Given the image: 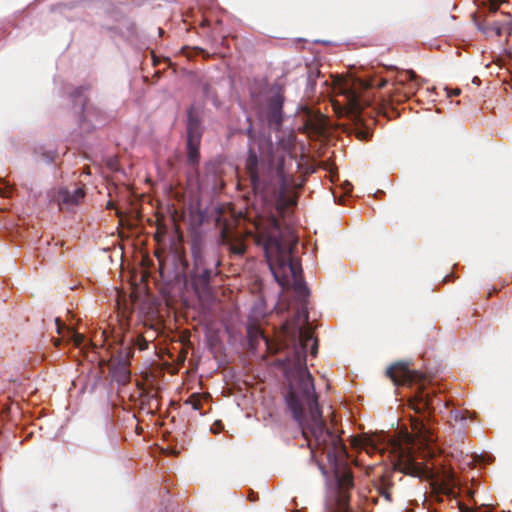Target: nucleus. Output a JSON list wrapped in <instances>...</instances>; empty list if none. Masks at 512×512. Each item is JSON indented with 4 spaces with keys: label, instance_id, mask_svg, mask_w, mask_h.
<instances>
[{
    "label": "nucleus",
    "instance_id": "ddd939ff",
    "mask_svg": "<svg viewBox=\"0 0 512 512\" xmlns=\"http://www.w3.org/2000/svg\"><path fill=\"white\" fill-rule=\"evenodd\" d=\"M221 239L223 244L228 246L229 251L237 256H242L246 251L245 243L242 239H234L227 228L221 230Z\"/></svg>",
    "mask_w": 512,
    "mask_h": 512
},
{
    "label": "nucleus",
    "instance_id": "f8f14e48",
    "mask_svg": "<svg viewBox=\"0 0 512 512\" xmlns=\"http://www.w3.org/2000/svg\"><path fill=\"white\" fill-rule=\"evenodd\" d=\"M408 96L405 93L402 85L397 82V77L395 81L391 84V88L387 91L385 95L382 96L383 106H391L393 104H400L408 100Z\"/></svg>",
    "mask_w": 512,
    "mask_h": 512
},
{
    "label": "nucleus",
    "instance_id": "dca6fc26",
    "mask_svg": "<svg viewBox=\"0 0 512 512\" xmlns=\"http://www.w3.org/2000/svg\"><path fill=\"white\" fill-rule=\"evenodd\" d=\"M133 354V347L130 344L124 345L122 343L117 353L111 356L109 363L130 365Z\"/></svg>",
    "mask_w": 512,
    "mask_h": 512
},
{
    "label": "nucleus",
    "instance_id": "2f4dec72",
    "mask_svg": "<svg viewBox=\"0 0 512 512\" xmlns=\"http://www.w3.org/2000/svg\"><path fill=\"white\" fill-rule=\"evenodd\" d=\"M153 65H155V66L157 65V61H156L155 56H153Z\"/></svg>",
    "mask_w": 512,
    "mask_h": 512
},
{
    "label": "nucleus",
    "instance_id": "7ed1b4c3",
    "mask_svg": "<svg viewBox=\"0 0 512 512\" xmlns=\"http://www.w3.org/2000/svg\"><path fill=\"white\" fill-rule=\"evenodd\" d=\"M255 242L264 249L265 257L278 284L286 289L292 282L301 302H305L309 291L302 278L300 261L292 256L298 240L288 230L281 228L274 216L256 224Z\"/></svg>",
    "mask_w": 512,
    "mask_h": 512
},
{
    "label": "nucleus",
    "instance_id": "f03ea898",
    "mask_svg": "<svg viewBox=\"0 0 512 512\" xmlns=\"http://www.w3.org/2000/svg\"><path fill=\"white\" fill-rule=\"evenodd\" d=\"M248 138V151L245 172L255 194L274 200L279 210L296 204L291 194V183L285 171V158L273 157V143L264 133L256 132L250 123L245 130Z\"/></svg>",
    "mask_w": 512,
    "mask_h": 512
},
{
    "label": "nucleus",
    "instance_id": "4468645a",
    "mask_svg": "<svg viewBox=\"0 0 512 512\" xmlns=\"http://www.w3.org/2000/svg\"><path fill=\"white\" fill-rule=\"evenodd\" d=\"M487 31H492L496 36L510 35L512 31V16L510 14L504 15L503 21H493L487 24Z\"/></svg>",
    "mask_w": 512,
    "mask_h": 512
},
{
    "label": "nucleus",
    "instance_id": "423d86ee",
    "mask_svg": "<svg viewBox=\"0 0 512 512\" xmlns=\"http://www.w3.org/2000/svg\"><path fill=\"white\" fill-rule=\"evenodd\" d=\"M386 376L396 386L422 383L426 376L422 372L409 368V363L399 361L390 365L386 370Z\"/></svg>",
    "mask_w": 512,
    "mask_h": 512
},
{
    "label": "nucleus",
    "instance_id": "cd10ccee",
    "mask_svg": "<svg viewBox=\"0 0 512 512\" xmlns=\"http://www.w3.org/2000/svg\"><path fill=\"white\" fill-rule=\"evenodd\" d=\"M55 323L57 326V332L60 334L62 329L65 328V324L60 320V318H56Z\"/></svg>",
    "mask_w": 512,
    "mask_h": 512
},
{
    "label": "nucleus",
    "instance_id": "1a4fd4ad",
    "mask_svg": "<svg viewBox=\"0 0 512 512\" xmlns=\"http://www.w3.org/2000/svg\"><path fill=\"white\" fill-rule=\"evenodd\" d=\"M283 104V95L276 93L268 98L262 109L261 117L267 122L268 126L274 130H280L282 126Z\"/></svg>",
    "mask_w": 512,
    "mask_h": 512
},
{
    "label": "nucleus",
    "instance_id": "9d476101",
    "mask_svg": "<svg viewBox=\"0 0 512 512\" xmlns=\"http://www.w3.org/2000/svg\"><path fill=\"white\" fill-rule=\"evenodd\" d=\"M186 132L187 141L201 142L203 134L201 120L198 113L195 111L193 107L189 108L188 110Z\"/></svg>",
    "mask_w": 512,
    "mask_h": 512
},
{
    "label": "nucleus",
    "instance_id": "4be33fe9",
    "mask_svg": "<svg viewBox=\"0 0 512 512\" xmlns=\"http://www.w3.org/2000/svg\"><path fill=\"white\" fill-rule=\"evenodd\" d=\"M305 127L314 132L315 134H320L322 132V130L324 129V126L323 124L320 122V121H311L309 120Z\"/></svg>",
    "mask_w": 512,
    "mask_h": 512
},
{
    "label": "nucleus",
    "instance_id": "2eb2a0df",
    "mask_svg": "<svg viewBox=\"0 0 512 512\" xmlns=\"http://www.w3.org/2000/svg\"><path fill=\"white\" fill-rule=\"evenodd\" d=\"M109 366L112 378L118 384L125 385L130 381V365L109 363Z\"/></svg>",
    "mask_w": 512,
    "mask_h": 512
},
{
    "label": "nucleus",
    "instance_id": "c85d7f7f",
    "mask_svg": "<svg viewBox=\"0 0 512 512\" xmlns=\"http://www.w3.org/2000/svg\"><path fill=\"white\" fill-rule=\"evenodd\" d=\"M461 93V90L459 88L452 89L451 91H448L447 95L448 97L451 96H459Z\"/></svg>",
    "mask_w": 512,
    "mask_h": 512
},
{
    "label": "nucleus",
    "instance_id": "9b49d317",
    "mask_svg": "<svg viewBox=\"0 0 512 512\" xmlns=\"http://www.w3.org/2000/svg\"><path fill=\"white\" fill-rule=\"evenodd\" d=\"M397 82L402 85L408 98L414 95L421 86L420 79L413 70L399 72Z\"/></svg>",
    "mask_w": 512,
    "mask_h": 512
},
{
    "label": "nucleus",
    "instance_id": "6e6552de",
    "mask_svg": "<svg viewBox=\"0 0 512 512\" xmlns=\"http://www.w3.org/2000/svg\"><path fill=\"white\" fill-rule=\"evenodd\" d=\"M410 406L417 414L428 413V416L436 409V406L443 404L445 407L448 406V402L440 397H437L434 393L431 394L426 392L424 386H420L415 392L414 396L410 399Z\"/></svg>",
    "mask_w": 512,
    "mask_h": 512
},
{
    "label": "nucleus",
    "instance_id": "5701e85b",
    "mask_svg": "<svg viewBox=\"0 0 512 512\" xmlns=\"http://www.w3.org/2000/svg\"><path fill=\"white\" fill-rule=\"evenodd\" d=\"M186 404H190L194 410H201L202 402L197 394L191 395L187 400Z\"/></svg>",
    "mask_w": 512,
    "mask_h": 512
},
{
    "label": "nucleus",
    "instance_id": "c756f323",
    "mask_svg": "<svg viewBox=\"0 0 512 512\" xmlns=\"http://www.w3.org/2000/svg\"><path fill=\"white\" fill-rule=\"evenodd\" d=\"M301 315H302L304 321L307 323L308 322V312H307L306 308H304V307L302 308ZM298 316L300 317V312L298 313Z\"/></svg>",
    "mask_w": 512,
    "mask_h": 512
},
{
    "label": "nucleus",
    "instance_id": "a878e982",
    "mask_svg": "<svg viewBox=\"0 0 512 512\" xmlns=\"http://www.w3.org/2000/svg\"><path fill=\"white\" fill-rule=\"evenodd\" d=\"M459 512H491V510L490 511H482L480 507L473 509V508H469V507L465 506L462 503H459Z\"/></svg>",
    "mask_w": 512,
    "mask_h": 512
},
{
    "label": "nucleus",
    "instance_id": "bb28decb",
    "mask_svg": "<svg viewBox=\"0 0 512 512\" xmlns=\"http://www.w3.org/2000/svg\"><path fill=\"white\" fill-rule=\"evenodd\" d=\"M503 1L504 0H489V10L491 12H496Z\"/></svg>",
    "mask_w": 512,
    "mask_h": 512
},
{
    "label": "nucleus",
    "instance_id": "39448f33",
    "mask_svg": "<svg viewBox=\"0 0 512 512\" xmlns=\"http://www.w3.org/2000/svg\"><path fill=\"white\" fill-rule=\"evenodd\" d=\"M220 260L216 255H207L204 258H197L192 273V284L197 293L207 292L210 288V281L219 274L218 267Z\"/></svg>",
    "mask_w": 512,
    "mask_h": 512
},
{
    "label": "nucleus",
    "instance_id": "b1692460",
    "mask_svg": "<svg viewBox=\"0 0 512 512\" xmlns=\"http://www.w3.org/2000/svg\"><path fill=\"white\" fill-rule=\"evenodd\" d=\"M319 76H320V71L319 70H311L309 72V74H308V85H309L311 91L314 90L315 80Z\"/></svg>",
    "mask_w": 512,
    "mask_h": 512
},
{
    "label": "nucleus",
    "instance_id": "a211bd4d",
    "mask_svg": "<svg viewBox=\"0 0 512 512\" xmlns=\"http://www.w3.org/2000/svg\"><path fill=\"white\" fill-rule=\"evenodd\" d=\"M378 490L379 494L387 500H391V488L393 486L390 480V474H382L379 477Z\"/></svg>",
    "mask_w": 512,
    "mask_h": 512
},
{
    "label": "nucleus",
    "instance_id": "f3484780",
    "mask_svg": "<svg viewBox=\"0 0 512 512\" xmlns=\"http://www.w3.org/2000/svg\"><path fill=\"white\" fill-rule=\"evenodd\" d=\"M200 144L201 142L187 141L186 143V161L191 167H197L200 161Z\"/></svg>",
    "mask_w": 512,
    "mask_h": 512
},
{
    "label": "nucleus",
    "instance_id": "f257e3e1",
    "mask_svg": "<svg viewBox=\"0 0 512 512\" xmlns=\"http://www.w3.org/2000/svg\"><path fill=\"white\" fill-rule=\"evenodd\" d=\"M308 348L315 357L318 353V340L307 324L299 329V343L293 348L292 354L280 361L286 373L294 370L298 376L296 389L289 390L286 403L311 453L321 451L329 464L336 468L337 488L327 497L325 512H353L350 506L353 474L347 467L338 469L339 463L346 459L348 453L340 436L330 430L323 419L313 378L306 367Z\"/></svg>",
    "mask_w": 512,
    "mask_h": 512
},
{
    "label": "nucleus",
    "instance_id": "20e7f679",
    "mask_svg": "<svg viewBox=\"0 0 512 512\" xmlns=\"http://www.w3.org/2000/svg\"><path fill=\"white\" fill-rule=\"evenodd\" d=\"M387 85V81L381 78L362 80L359 78H346L339 80L334 85V91L344 98L343 102L334 101L336 107L343 106L346 113L354 122V130L358 139L368 140L372 136L369 124L364 122L363 109L370 105L368 92L372 88L381 89Z\"/></svg>",
    "mask_w": 512,
    "mask_h": 512
},
{
    "label": "nucleus",
    "instance_id": "0eeeda50",
    "mask_svg": "<svg viewBox=\"0 0 512 512\" xmlns=\"http://www.w3.org/2000/svg\"><path fill=\"white\" fill-rule=\"evenodd\" d=\"M83 91V87H78L71 94V97L82 106L80 128L85 132H90L97 124L103 123L104 117L98 109L87 105V98L83 96Z\"/></svg>",
    "mask_w": 512,
    "mask_h": 512
},
{
    "label": "nucleus",
    "instance_id": "7c9ffc66",
    "mask_svg": "<svg viewBox=\"0 0 512 512\" xmlns=\"http://www.w3.org/2000/svg\"><path fill=\"white\" fill-rule=\"evenodd\" d=\"M472 82H473L474 84L479 85V84H480V79H479L478 77H474V78H473V80H472Z\"/></svg>",
    "mask_w": 512,
    "mask_h": 512
},
{
    "label": "nucleus",
    "instance_id": "393cba45",
    "mask_svg": "<svg viewBox=\"0 0 512 512\" xmlns=\"http://www.w3.org/2000/svg\"><path fill=\"white\" fill-rule=\"evenodd\" d=\"M68 331H69V333L72 334V339H73V342H74L75 346L76 347H80L83 344V342H84V339H85L84 335L79 334V333H77L75 331H72L70 329H68Z\"/></svg>",
    "mask_w": 512,
    "mask_h": 512
},
{
    "label": "nucleus",
    "instance_id": "412c9836",
    "mask_svg": "<svg viewBox=\"0 0 512 512\" xmlns=\"http://www.w3.org/2000/svg\"><path fill=\"white\" fill-rule=\"evenodd\" d=\"M411 427L412 429L419 433V434H425L426 433V426L423 419L412 417L411 418Z\"/></svg>",
    "mask_w": 512,
    "mask_h": 512
},
{
    "label": "nucleus",
    "instance_id": "aec40b11",
    "mask_svg": "<svg viewBox=\"0 0 512 512\" xmlns=\"http://www.w3.org/2000/svg\"><path fill=\"white\" fill-rule=\"evenodd\" d=\"M150 342L151 340L146 339L143 335H137L135 338H132L128 344L133 348L136 347L138 350L144 351L148 349Z\"/></svg>",
    "mask_w": 512,
    "mask_h": 512
},
{
    "label": "nucleus",
    "instance_id": "6ab92c4d",
    "mask_svg": "<svg viewBox=\"0 0 512 512\" xmlns=\"http://www.w3.org/2000/svg\"><path fill=\"white\" fill-rule=\"evenodd\" d=\"M62 200L68 204H78L85 196V191L82 187L76 188L72 193L68 190L61 192Z\"/></svg>",
    "mask_w": 512,
    "mask_h": 512
}]
</instances>
